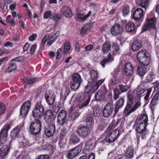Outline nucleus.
<instances>
[{
	"instance_id": "1",
	"label": "nucleus",
	"mask_w": 159,
	"mask_h": 159,
	"mask_svg": "<svg viewBox=\"0 0 159 159\" xmlns=\"http://www.w3.org/2000/svg\"><path fill=\"white\" fill-rule=\"evenodd\" d=\"M90 99V96L89 94L82 93H78L75 98L76 102L77 107L79 109L83 108L89 104Z\"/></svg>"
},
{
	"instance_id": "2",
	"label": "nucleus",
	"mask_w": 159,
	"mask_h": 159,
	"mask_svg": "<svg viewBox=\"0 0 159 159\" xmlns=\"http://www.w3.org/2000/svg\"><path fill=\"white\" fill-rule=\"evenodd\" d=\"M44 111V108L41 103H37L35 108L32 112L33 116L35 119L38 120L43 116Z\"/></svg>"
},
{
	"instance_id": "3",
	"label": "nucleus",
	"mask_w": 159,
	"mask_h": 159,
	"mask_svg": "<svg viewBox=\"0 0 159 159\" xmlns=\"http://www.w3.org/2000/svg\"><path fill=\"white\" fill-rule=\"evenodd\" d=\"M31 105V102L30 101H26L23 104L20 110L19 115L20 118L25 119L30 109Z\"/></svg>"
},
{
	"instance_id": "4",
	"label": "nucleus",
	"mask_w": 159,
	"mask_h": 159,
	"mask_svg": "<svg viewBox=\"0 0 159 159\" xmlns=\"http://www.w3.org/2000/svg\"><path fill=\"white\" fill-rule=\"evenodd\" d=\"M92 127H89L87 126L79 127L77 130V133L80 137H86L92 131Z\"/></svg>"
},
{
	"instance_id": "5",
	"label": "nucleus",
	"mask_w": 159,
	"mask_h": 159,
	"mask_svg": "<svg viewBox=\"0 0 159 159\" xmlns=\"http://www.w3.org/2000/svg\"><path fill=\"white\" fill-rule=\"evenodd\" d=\"M84 143H80L77 147L73 148L68 152L67 157L70 159H73L82 150V147Z\"/></svg>"
},
{
	"instance_id": "6",
	"label": "nucleus",
	"mask_w": 159,
	"mask_h": 159,
	"mask_svg": "<svg viewBox=\"0 0 159 159\" xmlns=\"http://www.w3.org/2000/svg\"><path fill=\"white\" fill-rule=\"evenodd\" d=\"M41 122L39 120H36L35 122H32L30 126L31 133L34 135L39 134L41 130Z\"/></svg>"
},
{
	"instance_id": "7",
	"label": "nucleus",
	"mask_w": 159,
	"mask_h": 159,
	"mask_svg": "<svg viewBox=\"0 0 159 159\" xmlns=\"http://www.w3.org/2000/svg\"><path fill=\"white\" fill-rule=\"evenodd\" d=\"M11 128L9 124H6L3 127L0 132V142L4 143L7 141V137L9 129Z\"/></svg>"
},
{
	"instance_id": "8",
	"label": "nucleus",
	"mask_w": 159,
	"mask_h": 159,
	"mask_svg": "<svg viewBox=\"0 0 159 159\" xmlns=\"http://www.w3.org/2000/svg\"><path fill=\"white\" fill-rule=\"evenodd\" d=\"M119 135V131L116 129L111 131L105 138L104 141L108 143H112L116 141Z\"/></svg>"
},
{
	"instance_id": "9",
	"label": "nucleus",
	"mask_w": 159,
	"mask_h": 159,
	"mask_svg": "<svg viewBox=\"0 0 159 159\" xmlns=\"http://www.w3.org/2000/svg\"><path fill=\"white\" fill-rule=\"evenodd\" d=\"M144 16L143 11L142 8H140L137 9L132 15L133 19L137 21H142Z\"/></svg>"
},
{
	"instance_id": "10",
	"label": "nucleus",
	"mask_w": 159,
	"mask_h": 159,
	"mask_svg": "<svg viewBox=\"0 0 159 159\" xmlns=\"http://www.w3.org/2000/svg\"><path fill=\"white\" fill-rule=\"evenodd\" d=\"M114 109L113 103L108 102L107 103L103 108V115L105 117H108L111 115Z\"/></svg>"
},
{
	"instance_id": "11",
	"label": "nucleus",
	"mask_w": 159,
	"mask_h": 159,
	"mask_svg": "<svg viewBox=\"0 0 159 159\" xmlns=\"http://www.w3.org/2000/svg\"><path fill=\"white\" fill-rule=\"evenodd\" d=\"M156 19L155 18H148L144 25L143 28V31H147L151 28H153L155 27Z\"/></svg>"
},
{
	"instance_id": "12",
	"label": "nucleus",
	"mask_w": 159,
	"mask_h": 159,
	"mask_svg": "<svg viewBox=\"0 0 159 159\" xmlns=\"http://www.w3.org/2000/svg\"><path fill=\"white\" fill-rule=\"evenodd\" d=\"M45 100L48 105H52L54 103L55 100V96L52 91H46L45 93Z\"/></svg>"
},
{
	"instance_id": "13",
	"label": "nucleus",
	"mask_w": 159,
	"mask_h": 159,
	"mask_svg": "<svg viewBox=\"0 0 159 159\" xmlns=\"http://www.w3.org/2000/svg\"><path fill=\"white\" fill-rule=\"evenodd\" d=\"M67 115L66 112L64 110H61L58 113L57 122L59 125H62L65 123Z\"/></svg>"
},
{
	"instance_id": "14",
	"label": "nucleus",
	"mask_w": 159,
	"mask_h": 159,
	"mask_svg": "<svg viewBox=\"0 0 159 159\" xmlns=\"http://www.w3.org/2000/svg\"><path fill=\"white\" fill-rule=\"evenodd\" d=\"M48 127L45 130L46 135L48 137L52 136L56 131L55 125L53 123H49Z\"/></svg>"
},
{
	"instance_id": "15",
	"label": "nucleus",
	"mask_w": 159,
	"mask_h": 159,
	"mask_svg": "<svg viewBox=\"0 0 159 159\" xmlns=\"http://www.w3.org/2000/svg\"><path fill=\"white\" fill-rule=\"evenodd\" d=\"M159 94L158 93H156L150 102V107L152 112L154 111L157 105L159 103Z\"/></svg>"
},
{
	"instance_id": "16",
	"label": "nucleus",
	"mask_w": 159,
	"mask_h": 159,
	"mask_svg": "<svg viewBox=\"0 0 159 159\" xmlns=\"http://www.w3.org/2000/svg\"><path fill=\"white\" fill-rule=\"evenodd\" d=\"M10 151L9 148L6 145L2 146L0 149V159H6Z\"/></svg>"
},
{
	"instance_id": "17",
	"label": "nucleus",
	"mask_w": 159,
	"mask_h": 159,
	"mask_svg": "<svg viewBox=\"0 0 159 159\" xmlns=\"http://www.w3.org/2000/svg\"><path fill=\"white\" fill-rule=\"evenodd\" d=\"M24 123L23 122L21 125H19L15 128L11 132V136L12 139H15L17 137L20 132V129L24 125Z\"/></svg>"
},
{
	"instance_id": "18",
	"label": "nucleus",
	"mask_w": 159,
	"mask_h": 159,
	"mask_svg": "<svg viewBox=\"0 0 159 159\" xmlns=\"http://www.w3.org/2000/svg\"><path fill=\"white\" fill-rule=\"evenodd\" d=\"M91 13L90 11H89L88 13L85 15L81 13H78L75 14V18L78 21L83 22L90 16Z\"/></svg>"
},
{
	"instance_id": "19",
	"label": "nucleus",
	"mask_w": 159,
	"mask_h": 159,
	"mask_svg": "<svg viewBox=\"0 0 159 159\" xmlns=\"http://www.w3.org/2000/svg\"><path fill=\"white\" fill-rule=\"evenodd\" d=\"M122 29L121 26L118 24L114 25L111 29V33L113 35H117L121 34Z\"/></svg>"
},
{
	"instance_id": "20",
	"label": "nucleus",
	"mask_w": 159,
	"mask_h": 159,
	"mask_svg": "<svg viewBox=\"0 0 159 159\" xmlns=\"http://www.w3.org/2000/svg\"><path fill=\"white\" fill-rule=\"evenodd\" d=\"M134 67L132 64L129 63H126L125 65V72L126 75H132L133 73Z\"/></svg>"
},
{
	"instance_id": "21",
	"label": "nucleus",
	"mask_w": 159,
	"mask_h": 159,
	"mask_svg": "<svg viewBox=\"0 0 159 159\" xmlns=\"http://www.w3.org/2000/svg\"><path fill=\"white\" fill-rule=\"evenodd\" d=\"M53 117V114L52 111L48 110L45 111L44 115V119L46 122L49 124L52 120Z\"/></svg>"
},
{
	"instance_id": "22",
	"label": "nucleus",
	"mask_w": 159,
	"mask_h": 159,
	"mask_svg": "<svg viewBox=\"0 0 159 159\" xmlns=\"http://www.w3.org/2000/svg\"><path fill=\"white\" fill-rule=\"evenodd\" d=\"M124 102V99L122 98H121L115 103L114 105V112L116 115L117 113L119 110L121 109L123 106Z\"/></svg>"
},
{
	"instance_id": "23",
	"label": "nucleus",
	"mask_w": 159,
	"mask_h": 159,
	"mask_svg": "<svg viewBox=\"0 0 159 159\" xmlns=\"http://www.w3.org/2000/svg\"><path fill=\"white\" fill-rule=\"evenodd\" d=\"M134 150L132 147H129L126 149L125 156L126 158L131 159L134 157Z\"/></svg>"
},
{
	"instance_id": "24",
	"label": "nucleus",
	"mask_w": 159,
	"mask_h": 159,
	"mask_svg": "<svg viewBox=\"0 0 159 159\" xmlns=\"http://www.w3.org/2000/svg\"><path fill=\"white\" fill-rule=\"evenodd\" d=\"M63 15L66 17H71L72 13L70 9L67 6L63 7L62 10Z\"/></svg>"
},
{
	"instance_id": "25",
	"label": "nucleus",
	"mask_w": 159,
	"mask_h": 159,
	"mask_svg": "<svg viewBox=\"0 0 159 159\" xmlns=\"http://www.w3.org/2000/svg\"><path fill=\"white\" fill-rule=\"evenodd\" d=\"M60 32L59 31H57L52 36H48V39L49 41L47 42V44L49 46H50L57 39L59 36Z\"/></svg>"
},
{
	"instance_id": "26",
	"label": "nucleus",
	"mask_w": 159,
	"mask_h": 159,
	"mask_svg": "<svg viewBox=\"0 0 159 159\" xmlns=\"http://www.w3.org/2000/svg\"><path fill=\"white\" fill-rule=\"evenodd\" d=\"M90 82H94L98 78V72L96 70H92L90 73Z\"/></svg>"
},
{
	"instance_id": "27",
	"label": "nucleus",
	"mask_w": 159,
	"mask_h": 159,
	"mask_svg": "<svg viewBox=\"0 0 159 159\" xmlns=\"http://www.w3.org/2000/svg\"><path fill=\"white\" fill-rule=\"evenodd\" d=\"M142 45L141 41L136 40L133 42L132 48L134 51H136L140 48Z\"/></svg>"
},
{
	"instance_id": "28",
	"label": "nucleus",
	"mask_w": 159,
	"mask_h": 159,
	"mask_svg": "<svg viewBox=\"0 0 159 159\" xmlns=\"http://www.w3.org/2000/svg\"><path fill=\"white\" fill-rule=\"evenodd\" d=\"M148 121V119L147 115L146 114H143L140 116L138 120L137 123L147 125Z\"/></svg>"
},
{
	"instance_id": "29",
	"label": "nucleus",
	"mask_w": 159,
	"mask_h": 159,
	"mask_svg": "<svg viewBox=\"0 0 159 159\" xmlns=\"http://www.w3.org/2000/svg\"><path fill=\"white\" fill-rule=\"evenodd\" d=\"M148 70L147 67L144 66H139L137 69V73L140 76H143Z\"/></svg>"
},
{
	"instance_id": "30",
	"label": "nucleus",
	"mask_w": 159,
	"mask_h": 159,
	"mask_svg": "<svg viewBox=\"0 0 159 159\" xmlns=\"http://www.w3.org/2000/svg\"><path fill=\"white\" fill-rule=\"evenodd\" d=\"M136 3L139 6L146 9L149 6L148 0H135Z\"/></svg>"
},
{
	"instance_id": "31",
	"label": "nucleus",
	"mask_w": 159,
	"mask_h": 159,
	"mask_svg": "<svg viewBox=\"0 0 159 159\" xmlns=\"http://www.w3.org/2000/svg\"><path fill=\"white\" fill-rule=\"evenodd\" d=\"M93 117V116L92 114H89L88 115L86 120L87 123L86 126L89 127H92V129H93L94 124Z\"/></svg>"
},
{
	"instance_id": "32",
	"label": "nucleus",
	"mask_w": 159,
	"mask_h": 159,
	"mask_svg": "<svg viewBox=\"0 0 159 159\" xmlns=\"http://www.w3.org/2000/svg\"><path fill=\"white\" fill-rule=\"evenodd\" d=\"M114 59L111 57V55L109 53L107 57H105L101 61V64L102 67L104 68L105 64L111 62Z\"/></svg>"
},
{
	"instance_id": "33",
	"label": "nucleus",
	"mask_w": 159,
	"mask_h": 159,
	"mask_svg": "<svg viewBox=\"0 0 159 159\" xmlns=\"http://www.w3.org/2000/svg\"><path fill=\"white\" fill-rule=\"evenodd\" d=\"M136 90L137 96L141 97L143 95H142L145 91V88L143 85H140L138 86Z\"/></svg>"
},
{
	"instance_id": "34",
	"label": "nucleus",
	"mask_w": 159,
	"mask_h": 159,
	"mask_svg": "<svg viewBox=\"0 0 159 159\" xmlns=\"http://www.w3.org/2000/svg\"><path fill=\"white\" fill-rule=\"evenodd\" d=\"M80 142V139L78 136L75 134H72L70 137L69 142L70 143L75 144Z\"/></svg>"
},
{
	"instance_id": "35",
	"label": "nucleus",
	"mask_w": 159,
	"mask_h": 159,
	"mask_svg": "<svg viewBox=\"0 0 159 159\" xmlns=\"http://www.w3.org/2000/svg\"><path fill=\"white\" fill-rule=\"evenodd\" d=\"M147 125L137 123L136 127V130L137 133H141L142 132L147 130L146 129Z\"/></svg>"
},
{
	"instance_id": "36",
	"label": "nucleus",
	"mask_w": 159,
	"mask_h": 159,
	"mask_svg": "<svg viewBox=\"0 0 159 159\" xmlns=\"http://www.w3.org/2000/svg\"><path fill=\"white\" fill-rule=\"evenodd\" d=\"M138 134H139V135L138 134L137 135L138 141H139L140 137L142 139H146L148 136L149 131L148 130H146Z\"/></svg>"
},
{
	"instance_id": "37",
	"label": "nucleus",
	"mask_w": 159,
	"mask_h": 159,
	"mask_svg": "<svg viewBox=\"0 0 159 159\" xmlns=\"http://www.w3.org/2000/svg\"><path fill=\"white\" fill-rule=\"evenodd\" d=\"M135 26L134 23L129 22L126 25L125 30L127 32H133L135 30Z\"/></svg>"
},
{
	"instance_id": "38",
	"label": "nucleus",
	"mask_w": 159,
	"mask_h": 159,
	"mask_svg": "<svg viewBox=\"0 0 159 159\" xmlns=\"http://www.w3.org/2000/svg\"><path fill=\"white\" fill-rule=\"evenodd\" d=\"M111 44L109 42H106L103 45L102 51L104 53H107L110 50Z\"/></svg>"
},
{
	"instance_id": "39",
	"label": "nucleus",
	"mask_w": 159,
	"mask_h": 159,
	"mask_svg": "<svg viewBox=\"0 0 159 159\" xmlns=\"http://www.w3.org/2000/svg\"><path fill=\"white\" fill-rule=\"evenodd\" d=\"M147 55V52L144 50H141L138 52L137 55V60L139 61Z\"/></svg>"
},
{
	"instance_id": "40",
	"label": "nucleus",
	"mask_w": 159,
	"mask_h": 159,
	"mask_svg": "<svg viewBox=\"0 0 159 159\" xmlns=\"http://www.w3.org/2000/svg\"><path fill=\"white\" fill-rule=\"evenodd\" d=\"M150 59V57L147 55L139 61L143 65V66H145L149 64Z\"/></svg>"
},
{
	"instance_id": "41",
	"label": "nucleus",
	"mask_w": 159,
	"mask_h": 159,
	"mask_svg": "<svg viewBox=\"0 0 159 159\" xmlns=\"http://www.w3.org/2000/svg\"><path fill=\"white\" fill-rule=\"evenodd\" d=\"M24 81L26 84L30 85L35 83L36 81V78H33L26 77L23 79Z\"/></svg>"
},
{
	"instance_id": "42",
	"label": "nucleus",
	"mask_w": 159,
	"mask_h": 159,
	"mask_svg": "<svg viewBox=\"0 0 159 159\" xmlns=\"http://www.w3.org/2000/svg\"><path fill=\"white\" fill-rule=\"evenodd\" d=\"M72 81L80 83L82 82V79L80 75L77 73L73 74L72 76Z\"/></svg>"
},
{
	"instance_id": "43",
	"label": "nucleus",
	"mask_w": 159,
	"mask_h": 159,
	"mask_svg": "<svg viewBox=\"0 0 159 159\" xmlns=\"http://www.w3.org/2000/svg\"><path fill=\"white\" fill-rule=\"evenodd\" d=\"M120 122V120L119 119H117L116 121L115 120H113L111 123L109 125L106 131H109L113 127H115Z\"/></svg>"
},
{
	"instance_id": "44",
	"label": "nucleus",
	"mask_w": 159,
	"mask_h": 159,
	"mask_svg": "<svg viewBox=\"0 0 159 159\" xmlns=\"http://www.w3.org/2000/svg\"><path fill=\"white\" fill-rule=\"evenodd\" d=\"M80 83L72 81L70 83V87L72 90L75 91L80 87Z\"/></svg>"
},
{
	"instance_id": "45",
	"label": "nucleus",
	"mask_w": 159,
	"mask_h": 159,
	"mask_svg": "<svg viewBox=\"0 0 159 159\" xmlns=\"http://www.w3.org/2000/svg\"><path fill=\"white\" fill-rule=\"evenodd\" d=\"M16 68V63L15 62H11L10 66L6 69L5 71L8 73L12 71L15 70Z\"/></svg>"
},
{
	"instance_id": "46",
	"label": "nucleus",
	"mask_w": 159,
	"mask_h": 159,
	"mask_svg": "<svg viewBox=\"0 0 159 159\" xmlns=\"http://www.w3.org/2000/svg\"><path fill=\"white\" fill-rule=\"evenodd\" d=\"M141 105V103L139 102H136L133 107L130 109L129 111L126 114L127 116L129 115L131 113L135 111L137 108Z\"/></svg>"
},
{
	"instance_id": "47",
	"label": "nucleus",
	"mask_w": 159,
	"mask_h": 159,
	"mask_svg": "<svg viewBox=\"0 0 159 159\" xmlns=\"http://www.w3.org/2000/svg\"><path fill=\"white\" fill-rule=\"evenodd\" d=\"M103 97L102 92L101 90H98L95 94V98L97 100H101L103 98Z\"/></svg>"
},
{
	"instance_id": "48",
	"label": "nucleus",
	"mask_w": 159,
	"mask_h": 159,
	"mask_svg": "<svg viewBox=\"0 0 159 159\" xmlns=\"http://www.w3.org/2000/svg\"><path fill=\"white\" fill-rule=\"evenodd\" d=\"M18 159L21 158L22 159H30L28 154L25 151H23L17 157Z\"/></svg>"
},
{
	"instance_id": "49",
	"label": "nucleus",
	"mask_w": 159,
	"mask_h": 159,
	"mask_svg": "<svg viewBox=\"0 0 159 159\" xmlns=\"http://www.w3.org/2000/svg\"><path fill=\"white\" fill-rule=\"evenodd\" d=\"M152 91V88H150L148 89L147 92L146 93V95L144 97V99L145 101V102L148 103L149 99L150 98V95Z\"/></svg>"
},
{
	"instance_id": "50",
	"label": "nucleus",
	"mask_w": 159,
	"mask_h": 159,
	"mask_svg": "<svg viewBox=\"0 0 159 159\" xmlns=\"http://www.w3.org/2000/svg\"><path fill=\"white\" fill-rule=\"evenodd\" d=\"M113 54L114 55H116L117 54H119L120 51L119 46L118 44L115 43L114 44L113 47Z\"/></svg>"
},
{
	"instance_id": "51",
	"label": "nucleus",
	"mask_w": 159,
	"mask_h": 159,
	"mask_svg": "<svg viewBox=\"0 0 159 159\" xmlns=\"http://www.w3.org/2000/svg\"><path fill=\"white\" fill-rule=\"evenodd\" d=\"M107 124L104 121H102L100 123L98 127V129L102 130L104 129L107 126Z\"/></svg>"
},
{
	"instance_id": "52",
	"label": "nucleus",
	"mask_w": 159,
	"mask_h": 159,
	"mask_svg": "<svg viewBox=\"0 0 159 159\" xmlns=\"http://www.w3.org/2000/svg\"><path fill=\"white\" fill-rule=\"evenodd\" d=\"M119 87L121 93L125 92L129 89V86L128 85H124L123 84H120Z\"/></svg>"
},
{
	"instance_id": "53",
	"label": "nucleus",
	"mask_w": 159,
	"mask_h": 159,
	"mask_svg": "<svg viewBox=\"0 0 159 159\" xmlns=\"http://www.w3.org/2000/svg\"><path fill=\"white\" fill-rule=\"evenodd\" d=\"M70 48V45L68 41L65 42L64 44V53L68 52Z\"/></svg>"
},
{
	"instance_id": "54",
	"label": "nucleus",
	"mask_w": 159,
	"mask_h": 159,
	"mask_svg": "<svg viewBox=\"0 0 159 159\" xmlns=\"http://www.w3.org/2000/svg\"><path fill=\"white\" fill-rule=\"evenodd\" d=\"M155 75L152 72L149 73L147 77V80L149 82L152 81L155 78Z\"/></svg>"
},
{
	"instance_id": "55",
	"label": "nucleus",
	"mask_w": 159,
	"mask_h": 159,
	"mask_svg": "<svg viewBox=\"0 0 159 159\" xmlns=\"http://www.w3.org/2000/svg\"><path fill=\"white\" fill-rule=\"evenodd\" d=\"M89 29H90V27L89 24H86L85 25L81 30V34L83 35L85 34L87 30Z\"/></svg>"
},
{
	"instance_id": "56",
	"label": "nucleus",
	"mask_w": 159,
	"mask_h": 159,
	"mask_svg": "<svg viewBox=\"0 0 159 159\" xmlns=\"http://www.w3.org/2000/svg\"><path fill=\"white\" fill-rule=\"evenodd\" d=\"M104 79H102L97 81L94 86V89L97 90L100 85L104 82Z\"/></svg>"
},
{
	"instance_id": "57",
	"label": "nucleus",
	"mask_w": 159,
	"mask_h": 159,
	"mask_svg": "<svg viewBox=\"0 0 159 159\" xmlns=\"http://www.w3.org/2000/svg\"><path fill=\"white\" fill-rule=\"evenodd\" d=\"M123 13L124 16H125L128 15L129 12V7L128 6H125L123 9Z\"/></svg>"
},
{
	"instance_id": "58",
	"label": "nucleus",
	"mask_w": 159,
	"mask_h": 159,
	"mask_svg": "<svg viewBox=\"0 0 159 159\" xmlns=\"http://www.w3.org/2000/svg\"><path fill=\"white\" fill-rule=\"evenodd\" d=\"M118 80L116 76H113L109 82V84L111 86L115 85L118 82Z\"/></svg>"
},
{
	"instance_id": "59",
	"label": "nucleus",
	"mask_w": 159,
	"mask_h": 159,
	"mask_svg": "<svg viewBox=\"0 0 159 159\" xmlns=\"http://www.w3.org/2000/svg\"><path fill=\"white\" fill-rule=\"evenodd\" d=\"M61 18L60 15L57 14H52V17L51 19H53L54 20L57 21L59 20Z\"/></svg>"
},
{
	"instance_id": "60",
	"label": "nucleus",
	"mask_w": 159,
	"mask_h": 159,
	"mask_svg": "<svg viewBox=\"0 0 159 159\" xmlns=\"http://www.w3.org/2000/svg\"><path fill=\"white\" fill-rule=\"evenodd\" d=\"M52 12L51 11H46L44 14L43 18L44 19H47L49 18L52 17L51 16H52Z\"/></svg>"
},
{
	"instance_id": "61",
	"label": "nucleus",
	"mask_w": 159,
	"mask_h": 159,
	"mask_svg": "<svg viewBox=\"0 0 159 159\" xmlns=\"http://www.w3.org/2000/svg\"><path fill=\"white\" fill-rule=\"evenodd\" d=\"M115 151H112L110 152L108 154V158L110 159H114L116 157Z\"/></svg>"
},
{
	"instance_id": "62",
	"label": "nucleus",
	"mask_w": 159,
	"mask_h": 159,
	"mask_svg": "<svg viewBox=\"0 0 159 159\" xmlns=\"http://www.w3.org/2000/svg\"><path fill=\"white\" fill-rule=\"evenodd\" d=\"M6 108L3 103L0 102V114H3L5 112Z\"/></svg>"
},
{
	"instance_id": "63",
	"label": "nucleus",
	"mask_w": 159,
	"mask_h": 159,
	"mask_svg": "<svg viewBox=\"0 0 159 159\" xmlns=\"http://www.w3.org/2000/svg\"><path fill=\"white\" fill-rule=\"evenodd\" d=\"M132 104L129 102V103L127 102L126 107L124 111V113H126V114L129 111L131 108Z\"/></svg>"
},
{
	"instance_id": "64",
	"label": "nucleus",
	"mask_w": 159,
	"mask_h": 159,
	"mask_svg": "<svg viewBox=\"0 0 159 159\" xmlns=\"http://www.w3.org/2000/svg\"><path fill=\"white\" fill-rule=\"evenodd\" d=\"M66 129H63L61 130L60 133V138L63 139L66 135Z\"/></svg>"
}]
</instances>
